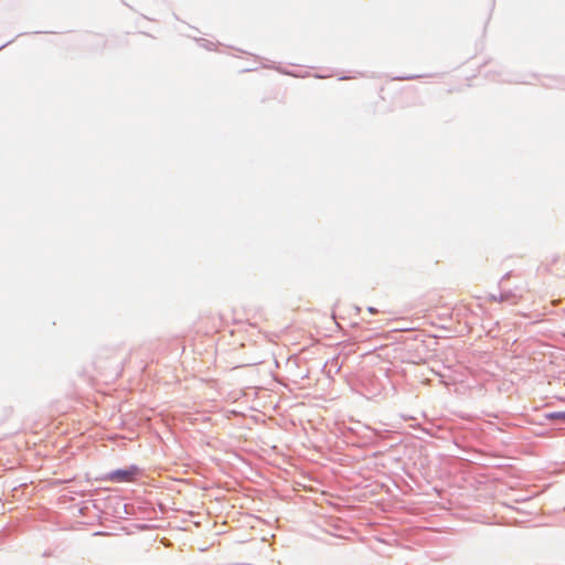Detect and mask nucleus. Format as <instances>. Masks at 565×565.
<instances>
[{
	"label": "nucleus",
	"mask_w": 565,
	"mask_h": 565,
	"mask_svg": "<svg viewBox=\"0 0 565 565\" xmlns=\"http://www.w3.org/2000/svg\"><path fill=\"white\" fill-rule=\"evenodd\" d=\"M548 419H565V412H554L546 415Z\"/></svg>",
	"instance_id": "obj_2"
},
{
	"label": "nucleus",
	"mask_w": 565,
	"mask_h": 565,
	"mask_svg": "<svg viewBox=\"0 0 565 565\" xmlns=\"http://www.w3.org/2000/svg\"><path fill=\"white\" fill-rule=\"evenodd\" d=\"M139 473V469L135 466L126 468V469H118L115 471H111L108 476V479L116 482H130L135 480L136 476Z\"/></svg>",
	"instance_id": "obj_1"
},
{
	"label": "nucleus",
	"mask_w": 565,
	"mask_h": 565,
	"mask_svg": "<svg viewBox=\"0 0 565 565\" xmlns=\"http://www.w3.org/2000/svg\"><path fill=\"white\" fill-rule=\"evenodd\" d=\"M367 310L370 313H373V315L377 312V310L373 307H370Z\"/></svg>",
	"instance_id": "obj_3"
}]
</instances>
